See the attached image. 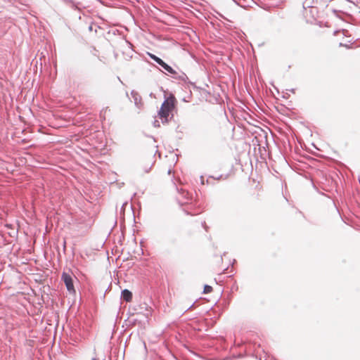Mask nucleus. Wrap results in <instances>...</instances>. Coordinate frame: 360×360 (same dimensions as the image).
Listing matches in <instances>:
<instances>
[{
	"label": "nucleus",
	"instance_id": "nucleus-9",
	"mask_svg": "<svg viewBox=\"0 0 360 360\" xmlns=\"http://www.w3.org/2000/svg\"><path fill=\"white\" fill-rule=\"evenodd\" d=\"M212 288L210 285H205L204 287L203 292L204 293H210L212 292Z\"/></svg>",
	"mask_w": 360,
	"mask_h": 360
},
{
	"label": "nucleus",
	"instance_id": "nucleus-5",
	"mask_svg": "<svg viewBox=\"0 0 360 360\" xmlns=\"http://www.w3.org/2000/svg\"><path fill=\"white\" fill-rule=\"evenodd\" d=\"M162 69L169 72V74L176 73V70H174L171 66L165 63L161 58L159 59L158 63H157Z\"/></svg>",
	"mask_w": 360,
	"mask_h": 360
},
{
	"label": "nucleus",
	"instance_id": "nucleus-10",
	"mask_svg": "<svg viewBox=\"0 0 360 360\" xmlns=\"http://www.w3.org/2000/svg\"><path fill=\"white\" fill-rule=\"evenodd\" d=\"M153 125L154 127H160V122L158 120H155L154 122H153Z\"/></svg>",
	"mask_w": 360,
	"mask_h": 360
},
{
	"label": "nucleus",
	"instance_id": "nucleus-1",
	"mask_svg": "<svg viewBox=\"0 0 360 360\" xmlns=\"http://www.w3.org/2000/svg\"><path fill=\"white\" fill-rule=\"evenodd\" d=\"M174 108V98L170 97L167 98L162 103L160 109L158 111V116L161 119L163 124L167 123L169 121L168 117L169 112Z\"/></svg>",
	"mask_w": 360,
	"mask_h": 360
},
{
	"label": "nucleus",
	"instance_id": "nucleus-6",
	"mask_svg": "<svg viewBox=\"0 0 360 360\" xmlns=\"http://www.w3.org/2000/svg\"><path fill=\"white\" fill-rule=\"evenodd\" d=\"M121 299L129 302L132 300V292L127 289H124L121 292Z\"/></svg>",
	"mask_w": 360,
	"mask_h": 360
},
{
	"label": "nucleus",
	"instance_id": "nucleus-7",
	"mask_svg": "<svg viewBox=\"0 0 360 360\" xmlns=\"http://www.w3.org/2000/svg\"><path fill=\"white\" fill-rule=\"evenodd\" d=\"M171 75L174 79L184 82H186V81L188 79L187 75L184 72H177L176 71V73L171 74Z\"/></svg>",
	"mask_w": 360,
	"mask_h": 360
},
{
	"label": "nucleus",
	"instance_id": "nucleus-4",
	"mask_svg": "<svg viewBox=\"0 0 360 360\" xmlns=\"http://www.w3.org/2000/svg\"><path fill=\"white\" fill-rule=\"evenodd\" d=\"M179 195L181 196L182 199H179V202L181 204H186L188 202V200L191 198L192 194L190 193L188 191L181 189L179 191Z\"/></svg>",
	"mask_w": 360,
	"mask_h": 360
},
{
	"label": "nucleus",
	"instance_id": "nucleus-8",
	"mask_svg": "<svg viewBox=\"0 0 360 360\" xmlns=\"http://www.w3.org/2000/svg\"><path fill=\"white\" fill-rule=\"evenodd\" d=\"M148 55L149 56V57L153 59L154 61H155L156 63H158L159 61V59H160V58L156 56L155 55L153 54V53H148Z\"/></svg>",
	"mask_w": 360,
	"mask_h": 360
},
{
	"label": "nucleus",
	"instance_id": "nucleus-3",
	"mask_svg": "<svg viewBox=\"0 0 360 360\" xmlns=\"http://www.w3.org/2000/svg\"><path fill=\"white\" fill-rule=\"evenodd\" d=\"M131 95L132 98L134 99V102L135 105L139 108L141 109L143 107V102L141 96L139 94L138 92H136L134 90H132L131 92Z\"/></svg>",
	"mask_w": 360,
	"mask_h": 360
},
{
	"label": "nucleus",
	"instance_id": "nucleus-11",
	"mask_svg": "<svg viewBox=\"0 0 360 360\" xmlns=\"http://www.w3.org/2000/svg\"><path fill=\"white\" fill-rule=\"evenodd\" d=\"M340 46H346V47H347V48L349 47L347 45H346V44H343L342 43H340Z\"/></svg>",
	"mask_w": 360,
	"mask_h": 360
},
{
	"label": "nucleus",
	"instance_id": "nucleus-2",
	"mask_svg": "<svg viewBox=\"0 0 360 360\" xmlns=\"http://www.w3.org/2000/svg\"><path fill=\"white\" fill-rule=\"evenodd\" d=\"M61 279L64 282L68 291L70 293H75V290L73 280H72L71 275H70L68 273L63 272L61 276Z\"/></svg>",
	"mask_w": 360,
	"mask_h": 360
},
{
	"label": "nucleus",
	"instance_id": "nucleus-12",
	"mask_svg": "<svg viewBox=\"0 0 360 360\" xmlns=\"http://www.w3.org/2000/svg\"><path fill=\"white\" fill-rule=\"evenodd\" d=\"M170 172H171V169H169L168 173L170 174Z\"/></svg>",
	"mask_w": 360,
	"mask_h": 360
}]
</instances>
